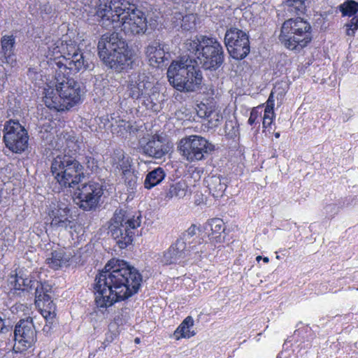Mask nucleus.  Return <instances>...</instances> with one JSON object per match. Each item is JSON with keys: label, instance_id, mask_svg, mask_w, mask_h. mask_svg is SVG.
<instances>
[{"label": "nucleus", "instance_id": "f257e3e1", "mask_svg": "<svg viewBox=\"0 0 358 358\" xmlns=\"http://www.w3.org/2000/svg\"><path fill=\"white\" fill-rule=\"evenodd\" d=\"M142 281V275L135 267L122 259H111L95 277V306L103 311L128 300L139 292Z\"/></svg>", "mask_w": 358, "mask_h": 358}, {"label": "nucleus", "instance_id": "f03ea898", "mask_svg": "<svg viewBox=\"0 0 358 358\" xmlns=\"http://www.w3.org/2000/svg\"><path fill=\"white\" fill-rule=\"evenodd\" d=\"M96 17L101 27L108 29L121 26L129 36L143 34L148 28L145 13L136 4L124 0H98Z\"/></svg>", "mask_w": 358, "mask_h": 358}, {"label": "nucleus", "instance_id": "7ed1b4c3", "mask_svg": "<svg viewBox=\"0 0 358 358\" xmlns=\"http://www.w3.org/2000/svg\"><path fill=\"white\" fill-rule=\"evenodd\" d=\"M97 49L103 63L117 72L132 69L138 65V57L129 49L126 40L119 33L103 34L98 42Z\"/></svg>", "mask_w": 358, "mask_h": 358}, {"label": "nucleus", "instance_id": "20e7f679", "mask_svg": "<svg viewBox=\"0 0 358 358\" xmlns=\"http://www.w3.org/2000/svg\"><path fill=\"white\" fill-rule=\"evenodd\" d=\"M73 73L66 70H55V91L46 94L43 97L45 105L57 111L68 110L80 102L82 90L79 82L70 77Z\"/></svg>", "mask_w": 358, "mask_h": 358}, {"label": "nucleus", "instance_id": "39448f33", "mask_svg": "<svg viewBox=\"0 0 358 358\" xmlns=\"http://www.w3.org/2000/svg\"><path fill=\"white\" fill-rule=\"evenodd\" d=\"M170 84L180 92H194L199 89L203 79L197 62L189 55L173 61L167 70Z\"/></svg>", "mask_w": 358, "mask_h": 358}, {"label": "nucleus", "instance_id": "423d86ee", "mask_svg": "<svg viewBox=\"0 0 358 358\" xmlns=\"http://www.w3.org/2000/svg\"><path fill=\"white\" fill-rule=\"evenodd\" d=\"M185 46L206 70L216 71L224 63L223 48L215 38L201 36L196 39L188 40Z\"/></svg>", "mask_w": 358, "mask_h": 358}, {"label": "nucleus", "instance_id": "0eeeda50", "mask_svg": "<svg viewBox=\"0 0 358 358\" xmlns=\"http://www.w3.org/2000/svg\"><path fill=\"white\" fill-rule=\"evenodd\" d=\"M52 55L59 53L62 61L55 62V70H62L65 66L66 70L76 73L84 71L90 67L89 59L85 53L78 47L76 42L67 37H63L48 47Z\"/></svg>", "mask_w": 358, "mask_h": 358}, {"label": "nucleus", "instance_id": "6e6552de", "mask_svg": "<svg viewBox=\"0 0 358 358\" xmlns=\"http://www.w3.org/2000/svg\"><path fill=\"white\" fill-rule=\"evenodd\" d=\"M15 288L17 290L29 291L35 289V305L46 321L52 324L56 318V306L52 301V286L45 282H42L34 277L27 278L16 275Z\"/></svg>", "mask_w": 358, "mask_h": 358}, {"label": "nucleus", "instance_id": "1a4fd4ad", "mask_svg": "<svg viewBox=\"0 0 358 358\" xmlns=\"http://www.w3.org/2000/svg\"><path fill=\"white\" fill-rule=\"evenodd\" d=\"M140 211L117 210L111 219L110 233L120 248H125L134 241L135 230L141 227Z\"/></svg>", "mask_w": 358, "mask_h": 358}, {"label": "nucleus", "instance_id": "9d476101", "mask_svg": "<svg viewBox=\"0 0 358 358\" xmlns=\"http://www.w3.org/2000/svg\"><path fill=\"white\" fill-rule=\"evenodd\" d=\"M50 169L61 190L79 185L84 177L81 164L65 154L53 158Z\"/></svg>", "mask_w": 358, "mask_h": 358}, {"label": "nucleus", "instance_id": "9b49d317", "mask_svg": "<svg viewBox=\"0 0 358 358\" xmlns=\"http://www.w3.org/2000/svg\"><path fill=\"white\" fill-rule=\"evenodd\" d=\"M312 27L301 17L290 18L282 26L280 40L292 50H301L312 41Z\"/></svg>", "mask_w": 358, "mask_h": 358}, {"label": "nucleus", "instance_id": "f8f14e48", "mask_svg": "<svg viewBox=\"0 0 358 358\" xmlns=\"http://www.w3.org/2000/svg\"><path fill=\"white\" fill-rule=\"evenodd\" d=\"M178 149L185 160L192 163L205 159V155L210 154L215 146L203 136H188L179 141Z\"/></svg>", "mask_w": 358, "mask_h": 358}, {"label": "nucleus", "instance_id": "ddd939ff", "mask_svg": "<svg viewBox=\"0 0 358 358\" xmlns=\"http://www.w3.org/2000/svg\"><path fill=\"white\" fill-rule=\"evenodd\" d=\"M203 251L197 245H188L182 239H177L164 252L162 259L165 265L180 264L192 259H200Z\"/></svg>", "mask_w": 358, "mask_h": 358}, {"label": "nucleus", "instance_id": "4468645a", "mask_svg": "<svg viewBox=\"0 0 358 358\" xmlns=\"http://www.w3.org/2000/svg\"><path fill=\"white\" fill-rule=\"evenodd\" d=\"M38 332L31 318L20 319L14 329L13 352L24 353L29 350L34 349L38 341Z\"/></svg>", "mask_w": 358, "mask_h": 358}, {"label": "nucleus", "instance_id": "2eb2a0df", "mask_svg": "<svg viewBox=\"0 0 358 358\" xmlns=\"http://www.w3.org/2000/svg\"><path fill=\"white\" fill-rule=\"evenodd\" d=\"M224 44L229 55L236 60L243 59L250 52L249 36L236 27H231L226 31Z\"/></svg>", "mask_w": 358, "mask_h": 358}, {"label": "nucleus", "instance_id": "dca6fc26", "mask_svg": "<svg viewBox=\"0 0 358 358\" xmlns=\"http://www.w3.org/2000/svg\"><path fill=\"white\" fill-rule=\"evenodd\" d=\"M46 222L52 228L73 229L75 221L71 207L62 201L52 202L46 208Z\"/></svg>", "mask_w": 358, "mask_h": 358}, {"label": "nucleus", "instance_id": "f3484780", "mask_svg": "<svg viewBox=\"0 0 358 358\" xmlns=\"http://www.w3.org/2000/svg\"><path fill=\"white\" fill-rule=\"evenodd\" d=\"M103 194V186L94 181L82 184L75 192L76 199L83 210H92L96 207Z\"/></svg>", "mask_w": 358, "mask_h": 358}, {"label": "nucleus", "instance_id": "a211bd4d", "mask_svg": "<svg viewBox=\"0 0 358 358\" xmlns=\"http://www.w3.org/2000/svg\"><path fill=\"white\" fill-rule=\"evenodd\" d=\"M152 139L142 146L143 153L154 159H162L172 149V143L165 137L152 136Z\"/></svg>", "mask_w": 358, "mask_h": 358}, {"label": "nucleus", "instance_id": "6ab92c4d", "mask_svg": "<svg viewBox=\"0 0 358 358\" xmlns=\"http://www.w3.org/2000/svg\"><path fill=\"white\" fill-rule=\"evenodd\" d=\"M203 230L207 234L208 240L214 245L224 242L223 234L225 233L226 226L222 219L218 217L208 219L203 224Z\"/></svg>", "mask_w": 358, "mask_h": 358}, {"label": "nucleus", "instance_id": "aec40b11", "mask_svg": "<svg viewBox=\"0 0 358 358\" xmlns=\"http://www.w3.org/2000/svg\"><path fill=\"white\" fill-rule=\"evenodd\" d=\"M73 258V255L65 248H58L48 255L45 262L50 269L57 271L69 266Z\"/></svg>", "mask_w": 358, "mask_h": 358}, {"label": "nucleus", "instance_id": "412c9836", "mask_svg": "<svg viewBox=\"0 0 358 358\" xmlns=\"http://www.w3.org/2000/svg\"><path fill=\"white\" fill-rule=\"evenodd\" d=\"M195 110L199 117L208 120V127H216L220 118L222 117V115L216 110L215 106L212 101L208 103L201 102L196 105Z\"/></svg>", "mask_w": 358, "mask_h": 358}, {"label": "nucleus", "instance_id": "4be33fe9", "mask_svg": "<svg viewBox=\"0 0 358 358\" xmlns=\"http://www.w3.org/2000/svg\"><path fill=\"white\" fill-rule=\"evenodd\" d=\"M145 55L152 66H159L164 62L165 51L159 41H154L145 48Z\"/></svg>", "mask_w": 358, "mask_h": 358}, {"label": "nucleus", "instance_id": "5701e85b", "mask_svg": "<svg viewBox=\"0 0 358 358\" xmlns=\"http://www.w3.org/2000/svg\"><path fill=\"white\" fill-rule=\"evenodd\" d=\"M29 136H3L6 147L13 152L21 154L28 148Z\"/></svg>", "mask_w": 358, "mask_h": 358}, {"label": "nucleus", "instance_id": "b1692460", "mask_svg": "<svg viewBox=\"0 0 358 358\" xmlns=\"http://www.w3.org/2000/svg\"><path fill=\"white\" fill-rule=\"evenodd\" d=\"M15 38L13 35H4L1 38V57L5 59L6 63H12L13 57L15 54Z\"/></svg>", "mask_w": 358, "mask_h": 358}, {"label": "nucleus", "instance_id": "393cba45", "mask_svg": "<svg viewBox=\"0 0 358 358\" xmlns=\"http://www.w3.org/2000/svg\"><path fill=\"white\" fill-rule=\"evenodd\" d=\"M308 4V0H282L284 10L290 15L303 14Z\"/></svg>", "mask_w": 358, "mask_h": 358}, {"label": "nucleus", "instance_id": "a878e982", "mask_svg": "<svg viewBox=\"0 0 358 358\" xmlns=\"http://www.w3.org/2000/svg\"><path fill=\"white\" fill-rule=\"evenodd\" d=\"M160 93L157 87H154L152 91L148 92L143 99V104L148 110L153 112H158L161 110L162 106L159 100Z\"/></svg>", "mask_w": 358, "mask_h": 358}, {"label": "nucleus", "instance_id": "bb28decb", "mask_svg": "<svg viewBox=\"0 0 358 358\" xmlns=\"http://www.w3.org/2000/svg\"><path fill=\"white\" fill-rule=\"evenodd\" d=\"M45 140L49 142L44 150V155L47 158L53 157L64 148V141L62 136H47Z\"/></svg>", "mask_w": 358, "mask_h": 358}, {"label": "nucleus", "instance_id": "cd10ccee", "mask_svg": "<svg viewBox=\"0 0 358 358\" xmlns=\"http://www.w3.org/2000/svg\"><path fill=\"white\" fill-rule=\"evenodd\" d=\"M200 231V227L192 224L182 234V236L177 239H182L188 245L195 244L198 245V248H200V245L203 243V238H200L199 236H196V231Z\"/></svg>", "mask_w": 358, "mask_h": 358}, {"label": "nucleus", "instance_id": "c85d7f7f", "mask_svg": "<svg viewBox=\"0 0 358 358\" xmlns=\"http://www.w3.org/2000/svg\"><path fill=\"white\" fill-rule=\"evenodd\" d=\"M164 170L158 167L148 172L146 175L144 185L147 189H151L153 187L158 185L165 178Z\"/></svg>", "mask_w": 358, "mask_h": 358}, {"label": "nucleus", "instance_id": "c756f323", "mask_svg": "<svg viewBox=\"0 0 358 358\" xmlns=\"http://www.w3.org/2000/svg\"><path fill=\"white\" fill-rule=\"evenodd\" d=\"M194 325V320L192 316H187L185 318L176 328L174 331L175 338L178 340L181 338H190L194 335L193 331H189V328Z\"/></svg>", "mask_w": 358, "mask_h": 358}, {"label": "nucleus", "instance_id": "7c9ffc66", "mask_svg": "<svg viewBox=\"0 0 358 358\" xmlns=\"http://www.w3.org/2000/svg\"><path fill=\"white\" fill-rule=\"evenodd\" d=\"M188 191V185L183 180L178 181L171 185L166 192L165 197L171 199L173 198L181 199L184 197Z\"/></svg>", "mask_w": 358, "mask_h": 358}, {"label": "nucleus", "instance_id": "2f4dec72", "mask_svg": "<svg viewBox=\"0 0 358 358\" xmlns=\"http://www.w3.org/2000/svg\"><path fill=\"white\" fill-rule=\"evenodd\" d=\"M208 188L213 196H221L227 188V185L222 182L221 176H213L208 181Z\"/></svg>", "mask_w": 358, "mask_h": 358}, {"label": "nucleus", "instance_id": "473e14b6", "mask_svg": "<svg viewBox=\"0 0 358 358\" xmlns=\"http://www.w3.org/2000/svg\"><path fill=\"white\" fill-rule=\"evenodd\" d=\"M343 17L358 15V2L355 0H346L338 7Z\"/></svg>", "mask_w": 358, "mask_h": 358}, {"label": "nucleus", "instance_id": "72a5a7b5", "mask_svg": "<svg viewBox=\"0 0 358 358\" xmlns=\"http://www.w3.org/2000/svg\"><path fill=\"white\" fill-rule=\"evenodd\" d=\"M3 134H27L24 126L18 120H10L4 125Z\"/></svg>", "mask_w": 358, "mask_h": 358}, {"label": "nucleus", "instance_id": "f704fd0d", "mask_svg": "<svg viewBox=\"0 0 358 358\" xmlns=\"http://www.w3.org/2000/svg\"><path fill=\"white\" fill-rule=\"evenodd\" d=\"M137 81H138V76L133 74L129 77L127 83V94L129 97L132 99L141 98V94H139V87H138Z\"/></svg>", "mask_w": 358, "mask_h": 358}, {"label": "nucleus", "instance_id": "c9c22d12", "mask_svg": "<svg viewBox=\"0 0 358 358\" xmlns=\"http://www.w3.org/2000/svg\"><path fill=\"white\" fill-rule=\"evenodd\" d=\"M138 76V81H137L138 87H139V94H141V98L142 99L144 95L149 91L155 87L153 83L148 81L146 76L144 75L136 74Z\"/></svg>", "mask_w": 358, "mask_h": 358}, {"label": "nucleus", "instance_id": "e433bc0d", "mask_svg": "<svg viewBox=\"0 0 358 358\" xmlns=\"http://www.w3.org/2000/svg\"><path fill=\"white\" fill-rule=\"evenodd\" d=\"M15 309L17 312H22V316L25 317L24 319H28L29 317L33 320V310L32 305L17 303L15 305Z\"/></svg>", "mask_w": 358, "mask_h": 358}, {"label": "nucleus", "instance_id": "4c0bfd02", "mask_svg": "<svg viewBox=\"0 0 358 358\" xmlns=\"http://www.w3.org/2000/svg\"><path fill=\"white\" fill-rule=\"evenodd\" d=\"M122 179L124 182L129 187L134 186L136 182V175L135 174L134 169H131L127 172H122Z\"/></svg>", "mask_w": 358, "mask_h": 358}, {"label": "nucleus", "instance_id": "58836bf2", "mask_svg": "<svg viewBox=\"0 0 358 358\" xmlns=\"http://www.w3.org/2000/svg\"><path fill=\"white\" fill-rule=\"evenodd\" d=\"M120 162L117 165V168L120 170H122V172H127L129 170H133L131 169V162L129 157H124V154L121 155Z\"/></svg>", "mask_w": 358, "mask_h": 358}, {"label": "nucleus", "instance_id": "ea45409f", "mask_svg": "<svg viewBox=\"0 0 358 358\" xmlns=\"http://www.w3.org/2000/svg\"><path fill=\"white\" fill-rule=\"evenodd\" d=\"M195 17L193 15H185L182 17L181 27L185 30H189L195 27Z\"/></svg>", "mask_w": 358, "mask_h": 358}, {"label": "nucleus", "instance_id": "a19ab883", "mask_svg": "<svg viewBox=\"0 0 358 358\" xmlns=\"http://www.w3.org/2000/svg\"><path fill=\"white\" fill-rule=\"evenodd\" d=\"M113 130H112V134H115L116 133V134H124V133L127 132V131L126 130V128H129L130 127V124L128 123V122H125L124 121H122L119 124L117 125V127H115V126L113 125Z\"/></svg>", "mask_w": 358, "mask_h": 358}, {"label": "nucleus", "instance_id": "79ce46f5", "mask_svg": "<svg viewBox=\"0 0 358 358\" xmlns=\"http://www.w3.org/2000/svg\"><path fill=\"white\" fill-rule=\"evenodd\" d=\"M273 122V120L268 117H263L262 124L264 129L263 130V132H268L271 133V124Z\"/></svg>", "mask_w": 358, "mask_h": 358}, {"label": "nucleus", "instance_id": "37998d69", "mask_svg": "<svg viewBox=\"0 0 358 358\" xmlns=\"http://www.w3.org/2000/svg\"><path fill=\"white\" fill-rule=\"evenodd\" d=\"M274 103H275V99H274V96H273V93L271 92L268 96L267 101H266V106L265 108H267L268 110H273Z\"/></svg>", "mask_w": 358, "mask_h": 358}, {"label": "nucleus", "instance_id": "c03bdc74", "mask_svg": "<svg viewBox=\"0 0 358 358\" xmlns=\"http://www.w3.org/2000/svg\"><path fill=\"white\" fill-rule=\"evenodd\" d=\"M7 247L5 238L0 235V257L3 256Z\"/></svg>", "mask_w": 358, "mask_h": 358}, {"label": "nucleus", "instance_id": "a18cd8bd", "mask_svg": "<svg viewBox=\"0 0 358 358\" xmlns=\"http://www.w3.org/2000/svg\"><path fill=\"white\" fill-rule=\"evenodd\" d=\"M257 117H258V112L256 110L253 109L251 111L250 116L248 119L249 124L252 125L255 122Z\"/></svg>", "mask_w": 358, "mask_h": 358}, {"label": "nucleus", "instance_id": "49530a36", "mask_svg": "<svg viewBox=\"0 0 358 358\" xmlns=\"http://www.w3.org/2000/svg\"><path fill=\"white\" fill-rule=\"evenodd\" d=\"M274 117V111L273 110H268L267 108L264 109V114L263 117H268L273 120Z\"/></svg>", "mask_w": 358, "mask_h": 358}, {"label": "nucleus", "instance_id": "de8ad7c7", "mask_svg": "<svg viewBox=\"0 0 358 358\" xmlns=\"http://www.w3.org/2000/svg\"><path fill=\"white\" fill-rule=\"evenodd\" d=\"M41 12L49 14L52 12V7L48 4H44L41 8Z\"/></svg>", "mask_w": 358, "mask_h": 358}, {"label": "nucleus", "instance_id": "09e8293b", "mask_svg": "<svg viewBox=\"0 0 358 358\" xmlns=\"http://www.w3.org/2000/svg\"><path fill=\"white\" fill-rule=\"evenodd\" d=\"M255 259H256V262H259L260 260L261 261H264V262L265 264H268L269 261H270V259L268 257H262L260 255L256 257Z\"/></svg>", "mask_w": 358, "mask_h": 358}, {"label": "nucleus", "instance_id": "8fccbe9b", "mask_svg": "<svg viewBox=\"0 0 358 358\" xmlns=\"http://www.w3.org/2000/svg\"><path fill=\"white\" fill-rule=\"evenodd\" d=\"M6 328L5 322L3 318L0 317V334L3 331V329Z\"/></svg>", "mask_w": 358, "mask_h": 358}, {"label": "nucleus", "instance_id": "3c124183", "mask_svg": "<svg viewBox=\"0 0 358 358\" xmlns=\"http://www.w3.org/2000/svg\"><path fill=\"white\" fill-rule=\"evenodd\" d=\"M134 343L136 344L141 343V338L139 337H136L134 339Z\"/></svg>", "mask_w": 358, "mask_h": 358}, {"label": "nucleus", "instance_id": "603ef678", "mask_svg": "<svg viewBox=\"0 0 358 358\" xmlns=\"http://www.w3.org/2000/svg\"><path fill=\"white\" fill-rule=\"evenodd\" d=\"M41 355H42V352H39V354H38L39 358L41 357Z\"/></svg>", "mask_w": 358, "mask_h": 358}, {"label": "nucleus", "instance_id": "864d4df0", "mask_svg": "<svg viewBox=\"0 0 358 358\" xmlns=\"http://www.w3.org/2000/svg\"><path fill=\"white\" fill-rule=\"evenodd\" d=\"M273 134L278 135V134H279V132H276V133H274Z\"/></svg>", "mask_w": 358, "mask_h": 358}, {"label": "nucleus", "instance_id": "5fc2aeb1", "mask_svg": "<svg viewBox=\"0 0 358 358\" xmlns=\"http://www.w3.org/2000/svg\"><path fill=\"white\" fill-rule=\"evenodd\" d=\"M0 202H1V199H0Z\"/></svg>", "mask_w": 358, "mask_h": 358}]
</instances>
